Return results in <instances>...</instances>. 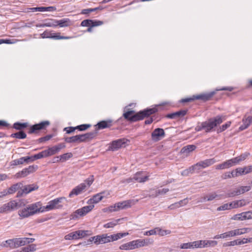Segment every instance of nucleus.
<instances>
[{
	"mask_svg": "<svg viewBox=\"0 0 252 252\" xmlns=\"http://www.w3.org/2000/svg\"><path fill=\"white\" fill-rule=\"evenodd\" d=\"M41 209L40 202L31 204L18 211V215L21 218H28L38 212Z\"/></svg>",
	"mask_w": 252,
	"mask_h": 252,
	"instance_id": "nucleus-4",
	"label": "nucleus"
},
{
	"mask_svg": "<svg viewBox=\"0 0 252 252\" xmlns=\"http://www.w3.org/2000/svg\"><path fill=\"white\" fill-rule=\"evenodd\" d=\"M205 240L197 241L193 242L194 248H205Z\"/></svg>",
	"mask_w": 252,
	"mask_h": 252,
	"instance_id": "nucleus-48",
	"label": "nucleus"
},
{
	"mask_svg": "<svg viewBox=\"0 0 252 252\" xmlns=\"http://www.w3.org/2000/svg\"><path fill=\"white\" fill-rule=\"evenodd\" d=\"M135 249V248L134 240L132 241L131 242H129L128 243L123 244L120 246V250H133Z\"/></svg>",
	"mask_w": 252,
	"mask_h": 252,
	"instance_id": "nucleus-30",
	"label": "nucleus"
},
{
	"mask_svg": "<svg viewBox=\"0 0 252 252\" xmlns=\"http://www.w3.org/2000/svg\"><path fill=\"white\" fill-rule=\"evenodd\" d=\"M220 194H218L216 192H213L208 193L206 196H204L203 201H210L215 199H220Z\"/></svg>",
	"mask_w": 252,
	"mask_h": 252,
	"instance_id": "nucleus-26",
	"label": "nucleus"
},
{
	"mask_svg": "<svg viewBox=\"0 0 252 252\" xmlns=\"http://www.w3.org/2000/svg\"><path fill=\"white\" fill-rule=\"evenodd\" d=\"M56 10V8L54 6H48V7H40V12L44 11H54Z\"/></svg>",
	"mask_w": 252,
	"mask_h": 252,
	"instance_id": "nucleus-52",
	"label": "nucleus"
},
{
	"mask_svg": "<svg viewBox=\"0 0 252 252\" xmlns=\"http://www.w3.org/2000/svg\"><path fill=\"white\" fill-rule=\"evenodd\" d=\"M23 187V183L22 182H19L11 186L10 188L7 189V190L9 194H12L17 191H18L19 189L21 190Z\"/></svg>",
	"mask_w": 252,
	"mask_h": 252,
	"instance_id": "nucleus-21",
	"label": "nucleus"
},
{
	"mask_svg": "<svg viewBox=\"0 0 252 252\" xmlns=\"http://www.w3.org/2000/svg\"><path fill=\"white\" fill-rule=\"evenodd\" d=\"M131 201L130 200L120 202L116 203L114 205L110 206L109 207V210L112 212L126 209L131 207Z\"/></svg>",
	"mask_w": 252,
	"mask_h": 252,
	"instance_id": "nucleus-8",
	"label": "nucleus"
},
{
	"mask_svg": "<svg viewBox=\"0 0 252 252\" xmlns=\"http://www.w3.org/2000/svg\"><path fill=\"white\" fill-rule=\"evenodd\" d=\"M135 248L137 249L140 247H142L147 245V242H146V240L145 239L141 240L138 239L136 240H134Z\"/></svg>",
	"mask_w": 252,
	"mask_h": 252,
	"instance_id": "nucleus-39",
	"label": "nucleus"
},
{
	"mask_svg": "<svg viewBox=\"0 0 252 252\" xmlns=\"http://www.w3.org/2000/svg\"><path fill=\"white\" fill-rule=\"evenodd\" d=\"M187 113L186 110H180L173 113L168 114L166 117L171 119H174L185 116Z\"/></svg>",
	"mask_w": 252,
	"mask_h": 252,
	"instance_id": "nucleus-25",
	"label": "nucleus"
},
{
	"mask_svg": "<svg viewBox=\"0 0 252 252\" xmlns=\"http://www.w3.org/2000/svg\"><path fill=\"white\" fill-rule=\"evenodd\" d=\"M91 126L89 124H83L76 126V129H78L80 131L85 130Z\"/></svg>",
	"mask_w": 252,
	"mask_h": 252,
	"instance_id": "nucleus-56",
	"label": "nucleus"
},
{
	"mask_svg": "<svg viewBox=\"0 0 252 252\" xmlns=\"http://www.w3.org/2000/svg\"><path fill=\"white\" fill-rule=\"evenodd\" d=\"M169 191L168 189H158L155 191V194H150L149 196L152 197H155L160 194H164L167 193Z\"/></svg>",
	"mask_w": 252,
	"mask_h": 252,
	"instance_id": "nucleus-44",
	"label": "nucleus"
},
{
	"mask_svg": "<svg viewBox=\"0 0 252 252\" xmlns=\"http://www.w3.org/2000/svg\"><path fill=\"white\" fill-rule=\"evenodd\" d=\"M97 9L98 8L84 9L82 10L81 13L83 14H88L92 12L96 11Z\"/></svg>",
	"mask_w": 252,
	"mask_h": 252,
	"instance_id": "nucleus-59",
	"label": "nucleus"
},
{
	"mask_svg": "<svg viewBox=\"0 0 252 252\" xmlns=\"http://www.w3.org/2000/svg\"><path fill=\"white\" fill-rule=\"evenodd\" d=\"M38 189V186L35 184L23 186L22 189L18 191L17 193V197H21L23 196L24 194H27L32 191L37 189Z\"/></svg>",
	"mask_w": 252,
	"mask_h": 252,
	"instance_id": "nucleus-12",
	"label": "nucleus"
},
{
	"mask_svg": "<svg viewBox=\"0 0 252 252\" xmlns=\"http://www.w3.org/2000/svg\"><path fill=\"white\" fill-rule=\"evenodd\" d=\"M37 166L30 165L28 167L23 169L21 171L17 173L15 176L17 178L25 177L30 174L34 172Z\"/></svg>",
	"mask_w": 252,
	"mask_h": 252,
	"instance_id": "nucleus-14",
	"label": "nucleus"
},
{
	"mask_svg": "<svg viewBox=\"0 0 252 252\" xmlns=\"http://www.w3.org/2000/svg\"><path fill=\"white\" fill-rule=\"evenodd\" d=\"M30 161V157H22L19 159L12 160L11 162V165L16 166L20 164H22L24 162L29 163Z\"/></svg>",
	"mask_w": 252,
	"mask_h": 252,
	"instance_id": "nucleus-23",
	"label": "nucleus"
},
{
	"mask_svg": "<svg viewBox=\"0 0 252 252\" xmlns=\"http://www.w3.org/2000/svg\"><path fill=\"white\" fill-rule=\"evenodd\" d=\"M45 26L48 27H53L57 26V20L50 19L46 20Z\"/></svg>",
	"mask_w": 252,
	"mask_h": 252,
	"instance_id": "nucleus-46",
	"label": "nucleus"
},
{
	"mask_svg": "<svg viewBox=\"0 0 252 252\" xmlns=\"http://www.w3.org/2000/svg\"><path fill=\"white\" fill-rule=\"evenodd\" d=\"M52 137H53V135L49 134V135H47L44 137L40 138L38 140H39V142H43L46 141L50 140Z\"/></svg>",
	"mask_w": 252,
	"mask_h": 252,
	"instance_id": "nucleus-61",
	"label": "nucleus"
},
{
	"mask_svg": "<svg viewBox=\"0 0 252 252\" xmlns=\"http://www.w3.org/2000/svg\"><path fill=\"white\" fill-rule=\"evenodd\" d=\"M38 189V186L35 184L23 186L22 189L18 191L17 193V197H21L23 196L24 194H27L32 191L37 189Z\"/></svg>",
	"mask_w": 252,
	"mask_h": 252,
	"instance_id": "nucleus-11",
	"label": "nucleus"
},
{
	"mask_svg": "<svg viewBox=\"0 0 252 252\" xmlns=\"http://www.w3.org/2000/svg\"><path fill=\"white\" fill-rule=\"evenodd\" d=\"M247 155L246 154L241 155L239 157H237L234 158H233V160L235 163V164L239 163V162L245 160L247 157Z\"/></svg>",
	"mask_w": 252,
	"mask_h": 252,
	"instance_id": "nucleus-49",
	"label": "nucleus"
},
{
	"mask_svg": "<svg viewBox=\"0 0 252 252\" xmlns=\"http://www.w3.org/2000/svg\"><path fill=\"white\" fill-rule=\"evenodd\" d=\"M216 162V159L214 158H213L199 161V163L202 168H205L213 164Z\"/></svg>",
	"mask_w": 252,
	"mask_h": 252,
	"instance_id": "nucleus-28",
	"label": "nucleus"
},
{
	"mask_svg": "<svg viewBox=\"0 0 252 252\" xmlns=\"http://www.w3.org/2000/svg\"><path fill=\"white\" fill-rule=\"evenodd\" d=\"M25 248V249H27L28 252H33L36 250V245L34 244L30 245Z\"/></svg>",
	"mask_w": 252,
	"mask_h": 252,
	"instance_id": "nucleus-62",
	"label": "nucleus"
},
{
	"mask_svg": "<svg viewBox=\"0 0 252 252\" xmlns=\"http://www.w3.org/2000/svg\"><path fill=\"white\" fill-rule=\"evenodd\" d=\"M25 237L15 238L16 248L26 245Z\"/></svg>",
	"mask_w": 252,
	"mask_h": 252,
	"instance_id": "nucleus-41",
	"label": "nucleus"
},
{
	"mask_svg": "<svg viewBox=\"0 0 252 252\" xmlns=\"http://www.w3.org/2000/svg\"><path fill=\"white\" fill-rule=\"evenodd\" d=\"M228 206L227 203L224 204L217 208L218 211L228 210Z\"/></svg>",
	"mask_w": 252,
	"mask_h": 252,
	"instance_id": "nucleus-63",
	"label": "nucleus"
},
{
	"mask_svg": "<svg viewBox=\"0 0 252 252\" xmlns=\"http://www.w3.org/2000/svg\"><path fill=\"white\" fill-rule=\"evenodd\" d=\"M158 109L156 108H149L140 111L138 113L134 114V111L130 110L123 114L125 119L130 122H136L143 120L145 117L156 113Z\"/></svg>",
	"mask_w": 252,
	"mask_h": 252,
	"instance_id": "nucleus-2",
	"label": "nucleus"
},
{
	"mask_svg": "<svg viewBox=\"0 0 252 252\" xmlns=\"http://www.w3.org/2000/svg\"><path fill=\"white\" fill-rule=\"evenodd\" d=\"M73 155L71 153H67L64 154L60 156H58L56 157V158H59L60 160L62 162L65 161L66 160L69 159L72 157Z\"/></svg>",
	"mask_w": 252,
	"mask_h": 252,
	"instance_id": "nucleus-37",
	"label": "nucleus"
},
{
	"mask_svg": "<svg viewBox=\"0 0 252 252\" xmlns=\"http://www.w3.org/2000/svg\"><path fill=\"white\" fill-rule=\"evenodd\" d=\"M250 230L249 228H239L233 230H231L232 236H236L240 235L243 234H245L248 232Z\"/></svg>",
	"mask_w": 252,
	"mask_h": 252,
	"instance_id": "nucleus-29",
	"label": "nucleus"
},
{
	"mask_svg": "<svg viewBox=\"0 0 252 252\" xmlns=\"http://www.w3.org/2000/svg\"><path fill=\"white\" fill-rule=\"evenodd\" d=\"M64 141L68 143H81L79 134L72 137H66L64 138Z\"/></svg>",
	"mask_w": 252,
	"mask_h": 252,
	"instance_id": "nucleus-32",
	"label": "nucleus"
},
{
	"mask_svg": "<svg viewBox=\"0 0 252 252\" xmlns=\"http://www.w3.org/2000/svg\"><path fill=\"white\" fill-rule=\"evenodd\" d=\"M87 187L86 183H82L76 186L71 191L69 194V197H72V196L75 195H78L85 190V189Z\"/></svg>",
	"mask_w": 252,
	"mask_h": 252,
	"instance_id": "nucleus-16",
	"label": "nucleus"
},
{
	"mask_svg": "<svg viewBox=\"0 0 252 252\" xmlns=\"http://www.w3.org/2000/svg\"><path fill=\"white\" fill-rule=\"evenodd\" d=\"M44 157H47L46 150L43 151L37 154L34 155L33 156L30 157V161H33L35 159H40Z\"/></svg>",
	"mask_w": 252,
	"mask_h": 252,
	"instance_id": "nucleus-34",
	"label": "nucleus"
},
{
	"mask_svg": "<svg viewBox=\"0 0 252 252\" xmlns=\"http://www.w3.org/2000/svg\"><path fill=\"white\" fill-rule=\"evenodd\" d=\"M252 172V165L245 167L244 168H237V172H239L240 175H244Z\"/></svg>",
	"mask_w": 252,
	"mask_h": 252,
	"instance_id": "nucleus-33",
	"label": "nucleus"
},
{
	"mask_svg": "<svg viewBox=\"0 0 252 252\" xmlns=\"http://www.w3.org/2000/svg\"><path fill=\"white\" fill-rule=\"evenodd\" d=\"M142 171L137 172L133 178H129L126 180L127 183H130L133 180L138 183H144L149 180V176L144 175Z\"/></svg>",
	"mask_w": 252,
	"mask_h": 252,
	"instance_id": "nucleus-10",
	"label": "nucleus"
},
{
	"mask_svg": "<svg viewBox=\"0 0 252 252\" xmlns=\"http://www.w3.org/2000/svg\"><path fill=\"white\" fill-rule=\"evenodd\" d=\"M202 168L200 166V165L198 162H197V163H196L195 164L193 165H192L191 166H190V170H192V172L193 173L194 172H196L197 173H198L199 171H200V170Z\"/></svg>",
	"mask_w": 252,
	"mask_h": 252,
	"instance_id": "nucleus-50",
	"label": "nucleus"
},
{
	"mask_svg": "<svg viewBox=\"0 0 252 252\" xmlns=\"http://www.w3.org/2000/svg\"><path fill=\"white\" fill-rule=\"evenodd\" d=\"M165 134L163 129L157 128L154 129L152 133V139L155 142L158 141L163 138L165 136Z\"/></svg>",
	"mask_w": 252,
	"mask_h": 252,
	"instance_id": "nucleus-15",
	"label": "nucleus"
},
{
	"mask_svg": "<svg viewBox=\"0 0 252 252\" xmlns=\"http://www.w3.org/2000/svg\"><path fill=\"white\" fill-rule=\"evenodd\" d=\"M243 124L239 127L240 130H243L247 129L252 123V116H249L242 120Z\"/></svg>",
	"mask_w": 252,
	"mask_h": 252,
	"instance_id": "nucleus-22",
	"label": "nucleus"
},
{
	"mask_svg": "<svg viewBox=\"0 0 252 252\" xmlns=\"http://www.w3.org/2000/svg\"><path fill=\"white\" fill-rule=\"evenodd\" d=\"M121 220V219L114 220L111 221H110L107 223L104 224L103 225V227L106 228H113L115 226H116L117 224H118L119 222Z\"/></svg>",
	"mask_w": 252,
	"mask_h": 252,
	"instance_id": "nucleus-40",
	"label": "nucleus"
},
{
	"mask_svg": "<svg viewBox=\"0 0 252 252\" xmlns=\"http://www.w3.org/2000/svg\"><path fill=\"white\" fill-rule=\"evenodd\" d=\"M156 234H158L160 236H164L171 233L170 230H163L159 227H156Z\"/></svg>",
	"mask_w": 252,
	"mask_h": 252,
	"instance_id": "nucleus-43",
	"label": "nucleus"
},
{
	"mask_svg": "<svg viewBox=\"0 0 252 252\" xmlns=\"http://www.w3.org/2000/svg\"><path fill=\"white\" fill-rule=\"evenodd\" d=\"M92 27H96L101 26L103 24V22L98 20H92Z\"/></svg>",
	"mask_w": 252,
	"mask_h": 252,
	"instance_id": "nucleus-64",
	"label": "nucleus"
},
{
	"mask_svg": "<svg viewBox=\"0 0 252 252\" xmlns=\"http://www.w3.org/2000/svg\"><path fill=\"white\" fill-rule=\"evenodd\" d=\"M112 121H102L97 123V126L98 129H103L109 127L111 126Z\"/></svg>",
	"mask_w": 252,
	"mask_h": 252,
	"instance_id": "nucleus-35",
	"label": "nucleus"
},
{
	"mask_svg": "<svg viewBox=\"0 0 252 252\" xmlns=\"http://www.w3.org/2000/svg\"><path fill=\"white\" fill-rule=\"evenodd\" d=\"M235 164L233 158L227 160L221 164L216 166V169L218 170L228 168Z\"/></svg>",
	"mask_w": 252,
	"mask_h": 252,
	"instance_id": "nucleus-20",
	"label": "nucleus"
},
{
	"mask_svg": "<svg viewBox=\"0 0 252 252\" xmlns=\"http://www.w3.org/2000/svg\"><path fill=\"white\" fill-rule=\"evenodd\" d=\"M223 122L222 117L218 115L210 118L208 121L203 122L204 130L206 132H210L214 130V128L220 125Z\"/></svg>",
	"mask_w": 252,
	"mask_h": 252,
	"instance_id": "nucleus-5",
	"label": "nucleus"
},
{
	"mask_svg": "<svg viewBox=\"0 0 252 252\" xmlns=\"http://www.w3.org/2000/svg\"><path fill=\"white\" fill-rule=\"evenodd\" d=\"M21 200L17 202L16 200H12L5 203L0 207V213H6L11 212L18 207L21 206Z\"/></svg>",
	"mask_w": 252,
	"mask_h": 252,
	"instance_id": "nucleus-6",
	"label": "nucleus"
},
{
	"mask_svg": "<svg viewBox=\"0 0 252 252\" xmlns=\"http://www.w3.org/2000/svg\"><path fill=\"white\" fill-rule=\"evenodd\" d=\"M103 196L102 195V193H99L94 195L92 198L88 200V204H91L89 206H84L80 209L76 210L70 215V219L76 220L78 217H82L86 215L87 213L90 212L94 208V205L93 204H96L99 202L102 199Z\"/></svg>",
	"mask_w": 252,
	"mask_h": 252,
	"instance_id": "nucleus-1",
	"label": "nucleus"
},
{
	"mask_svg": "<svg viewBox=\"0 0 252 252\" xmlns=\"http://www.w3.org/2000/svg\"><path fill=\"white\" fill-rule=\"evenodd\" d=\"M218 244L217 241L214 240H205V247H214Z\"/></svg>",
	"mask_w": 252,
	"mask_h": 252,
	"instance_id": "nucleus-53",
	"label": "nucleus"
},
{
	"mask_svg": "<svg viewBox=\"0 0 252 252\" xmlns=\"http://www.w3.org/2000/svg\"><path fill=\"white\" fill-rule=\"evenodd\" d=\"M251 189L250 186H241L233 190L229 191L225 195V197H231L243 194Z\"/></svg>",
	"mask_w": 252,
	"mask_h": 252,
	"instance_id": "nucleus-9",
	"label": "nucleus"
},
{
	"mask_svg": "<svg viewBox=\"0 0 252 252\" xmlns=\"http://www.w3.org/2000/svg\"><path fill=\"white\" fill-rule=\"evenodd\" d=\"M1 246L5 248H9L10 249H15V238L8 239L2 242Z\"/></svg>",
	"mask_w": 252,
	"mask_h": 252,
	"instance_id": "nucleus-27",
	"label": "nucleus"
},
{
	"mask_svg": "<svg viewBox=\"0 0 252 252\" xmlns=\"http://www.w3.org/2000/svg\"><path fill=\"white\" fill-rule=\"evenodd\" d=\"M128 234V233L127 232L118 233L110 235L104 234L92 237L90 239V241H94V244L99 245L118 240L119 239L127 236Z\"/></svg>",
	"mask_w": 252,
	"mask_h": 252,
	"instance_id": "nucleus-3",
	"label": "nucleus"
},
{
	"mask_svg": "<svg viewBox=\"0 0 252 252\" xmlns=\"http://www.w3.org/2000/svg\"><path fill=\"white\" fill-rule=\"evenodd\" d=\"M193 245H194V244H193V242L184 243L181 245V247L182 249H184L194 248V247Z\"/></svg>",
	"mask_w": 252,
	"mask_h": 252,
	"instance_id": "nucleus-58",
	"label": "nucleus"
},
{
	"mask_svg": "<svg viewBox=\"0 0 252 252\" xmlns=\"http://www.w3.org/2000/svg\"><path fill=\"white\" fill-rule=\"evenodd\" d=\"M96 130L86 133L85 134H79L81 143L86 142L87 141H89L91 139H93L94 137L96 136Z\"/></svg>",
	"mask_w": 252,
	"mask_h": 252,
	"instance_id": "nucleus-19",
	"label": "nucleus"
},
{
	"mask_svg": "<svg viewBox=\"0 0 252 252\" xmlns=\"http://www.w3.org/2000/svg\"><path fill=\"white\" fill-rule=\"evenodd\" d=\"M189 201L188 198H186L182 200H180L179 202H177L175 203V205L177 207H180L181 206H183L188 204Z\"/></svg>",
	"mask_w": 252,
	"mask_h": 252,
	"instance_id": "nucleus-51",
	"label": "nucleus"
},
{
	"mask_svg": "<svg viewBox=\"0 0 252 252\" xmlns=\"http://www.w3.org/2000/svg\"><path fill=\"white\" fill-rule=\"evenodd\" d=\"M127 140L125 138L119 139L112 141L111 144L109 149L113 151L117 150L121 148L123 145L126 144Z\"/></svg>",
	"mask_w": 252,
	"mask_h": 252,
	"instance_id": "nucleus-18",
	"label": "nucleus"
},
{
	"mask_svg": "<svg viewBox=\"0 0 252 252\" xmlns=\"http://www.w3.org/2000/svg\"><path fill=\"white\" fill-rule=\"evenodd\" d=\"M10 136L13 138L22 139L26 138L27 135L23 131H19L18 132L11 134Z\"/></svg>",
	"mask_w": 252,
	"mask_h": 252,
	"instance_id": "nucleus-36",
	"label": "nucleus"
},
{
	"mask_svg": "<svg viewBox=\"0 0 252 252\" xmlns=\"http://www.w3.org/2000/svg\"><path fill=\"white\" fill-rule=\"evenodd\" d=\"M92 20L86 19L82 21L81 26L82 27H92Z\"/></svg>",
	"mask_w": 252,
	"mask_h": 252,
	"instance_id": "nucleus-57",
	"label": "nucleus"
},
{
	"mask_svg": "<svg viewBox=\"0 0 252 252\" xmlns=\"http://www.w3.org/2000/svg\"><path fill=\"white\" fill-rule=\"evenodd\" d=\"M46 152L47 157L54 155L59 152L55 146L46 150Z\"/></svg>",
	"mask_w": 252,
	"mask_h": 252,
	"instance_id": "nucleus-45",
	"label": "nucleus"
},
{
	"mask_svg": "<svg viewBox=\"0 0 252 252\" xmlns=\"http://www.w3.org/2000/svg\"><path fill=\"white\" fill-rule=\"evenodd\" d=\"M230 122H227V123L222 125L220 127L219 129H218V133L221 132L225 130L228 127H229V126H230Z\"/></svg>",
	"mask_w": 252,
	"mask_h": 252,
	"instance_id": "nucleus-54",
	"label": "nucleus"
},
{
	"mask_svg": "<svg viewBox=\"0 0 252 252\" xmlns=\"http://www.w3.org/2000/svg\"><path fill=\"white\" fill-rule=\"evenodd\" d=\"M49 125L50 122L48 121H43L39 124H35L30 127L29 133L31 134L36 132L39 130L44 129Z\"/></svg>",
	"mask_w": 252,
	"mask_h": 252,
	"instance_id": "nucleus-13",
	"label": "nucleus"
},
{
	"mask_svg": "<svg viewBox=\"0 0 252 252\" xmlns=\"http://www.w3.org/2000/svg\"><path fill=\"white\" fill-rule=\"evenodd\" d=\"M252 218V212L248 211L243 212L240 214L234 215L231 219L233 220H243L246 219H250Z\"/></svg>",
	"mask_w": 252,
	"mask_h": 252,
	"instance_id": "nucleus-17",
	"label": "nucleus"
},
{
	"mask_svg": "<svg viewBox=\"0 0 252 252\" xmlns=\"http://www.w3.org/2000/svg\"><path fill=\"white\" fill-rule=\"evenodd\" d=\"M28 126V124L27 123H21L19 122H17L14 124L13 128L18 130H21Z\"/></svg>",
	"mask_w": 252,
	"mask_h": 252,
	"instance_id": "nucleus-42",
	"label": "nucleus"
},
{
	"mask_svg": "<svg viewBox=\"0 0 252 252\" xmlns=\"http://www.w3.org/2000/svg\"><path fill=\"white\" fill-rule=\"evenodd\" d=\"M60 33H52V38L58 40V39H70L71 37L69 36H61L60 35Z\"/></svg>",
	"mask_w": 252,
	"mask_h": 252,
	"instance_id": "nucleus-47",
	"label": "nucleus"
},
{
	"mask_svg": "<svg viewBox=\"0 0 252 252\" xmlns=\"http://www.w3.org/2000/svg\"><path fill=\"white\" fill-rule=\"evenodd\" d=\"M195 148H196L195 146H194L193 145H188L186 147H184L183 148V150L184 149V152L189 153V152H192L193 150H194Z\"/></svg>",
	"mask_w": 252,
	"mask_h": 252,
	"instance_id": "nucleus-55",
	"label": "nucleus"
},
{
	"mask_svg": "<svg viewBox=\"0 0 252 252\" xmlns=\"http://www.w3.org/2000/svg\"><path fill=\"white\" fill-rule=\"evenodd\" d=\"M70 24L71 21L68 18H64L60 20H57V26H59L60 27H67Z\"/></svg>",
	"mask_w": 252,
	"mask_h": 252,
	"instance_id": "nucleus-31",
	"label": "nucleus"
},
{
	"mask_svg": "<svg viewBox=\"0 0 252 252\" xmlns=\"http://www.w3.org/2000/svg\"><path fill=\"white\" fill-rule=\"evenodd\" d=\"M52 33L51 32L48 31L44 32L41 34V36L42 38H52Z\"/></svg>",
	"mask_w": 252,
	"mask_h": 252,
	"instance_id": "nucleus-60",
	"label": "nucleus"
},
{
	"mask_svg": "<svg viewBox=\"0 0 252 252\" xmlns=\"http://www.w3.org/2000/svg\"><path fill=\"white\" fill-rule=\"evenodd\" d=\"M209 96L207 95H204V94H201V95H197L196 96H193V98H186L184 99H182L181 100V102L185 103V102H190L192 100H193L194 99H202V100H207L209 98Z\"/></svg>",
	"mask_w": 252,
	"mask_h": 252,
	"instance_id": "nucleus-24",
	"label": "nucleus"
},
{
	"mask_svg": "<svg viewBox=\"0 0 252 252\" xmlns=\"http://www.w3.org/2000/svg\"><path fill=\"white\" fill-rule=\"evenodd\" d=\"M76 233L77 239L83 238L89 234V231L88 230H77L75 231Z\"/></svg>",
	"mask_w": 252,
	"mask_h": 252,
	"instance_id": "nucleus-38",
	"label": "nucleus"
},
{
	"mask_svg": "<svg viewBox=\"0 0 252 252\" xmlns=\"http://www.w3.org/2000/svg\"><path fill=\"white\" fill-rule=\"evenodd\" d=\"M65 200L66 199L64 197L55 198L54 200L50 201L48 203V204L45 207V209L46 211L61 209L63 207L62 203H63V201Z\"/></svg>",
	"mask_w": 252,
	"mask_h": 252,
	"instance_id": "nucleus-7",
	"label": "nucleus"
}]
</instances>
